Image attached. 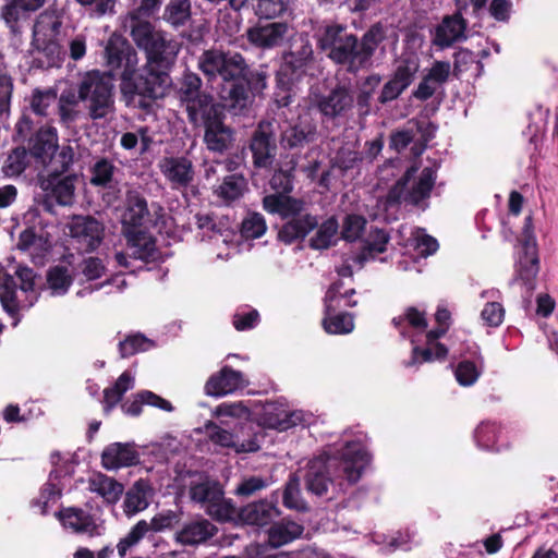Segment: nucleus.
<instances>
[{
    "label": "nucleus",
    "instance_id": "ea45409f",
    "mask_svg": "<svg viewBox=\"0 0 558 558\" xmlns=\"http://www.w3.org/2000/svg\"><path fill=\"white\" fill-rule=\"evenodd\" d=\"M264 208L270 214H278L282 218L299 215L303 209V203L286 194H272L264 197Z\"/></svg>",
    "mask_w": 558,
    "mask_h": 558
},
{
    "label": "nucleus",
    "instance_id": "4468645a",
    "mask_svg": "<svg viewBox=\"0 0 558 558\" xmlns=\"http://www.w3.org/2000/svg\"><path fill=\"white\" fill-rule=\"evenodd\" d=\"M300 45L283 57L279 75L282 76V83H290L300 78L313 62V49L310 41L300 37Z\"/></svg>",
    "mask_w": 558,
    "mask_h": 558
},
{
    "label": "nucleus",
    "instance_id": "09e8293b",
    "mask_svg": "<svg viewBox=\"0 0 558 558\" xmlns=\"http://www.w3.org/2000/svg\"><path fill=\"white\" fill-rule=\"evenodd\" d=\"M246 190V182L242 175L230 174L223 179V182L217 187V195L226 202H232L240 198Z\"/></svg>",
    "mask_w": 558,
    "mask_h": 558
},
{
    "label": "nucleus",
    "instance_id": "9b49d317",
    "mask_svg": "<svg viewBox=\"0 0 558 558\" xmlns=\"http://www.w3.org/2000/svg\"><path fill=\"white\" fill-rule=\"evenodd\" d=\"M266 88V75L262 71H252L247 65L245 75L241 76L238 83L233 84L228 96H223L229 101L231 108L243 110L251 105L253 97Z\"/></svg>",
    "mask_w": 558,
    "mask_h": 558
},
{
    "label": "nucleus",
    "instance_id": "473e14b6",
    "mask_svg": "<svg viewBox=\"0 0 558 558\" xmlns=\"http://www.w3.org/2000/svg\"><path fill=\"white\" fill-rule=\"evenodd\" d=\"M75 180L73 175H53L41 182V187L47 196L52 197L59 205L69 206L74 201Z\"/></svg>",
    "mask_w": 558,
    "mask_h": 558
},
{
    "label": "nucleus",
    "instance_id": "0e129e2a",
    "mask_svg": "<svg viewBox=\"0 0 558 558\" xmlns=\"http://www.w3.org/2000/svg\"><path fill=\"white\" fill-rule=\"evenodd\" d=\"M289 0H257L255 13L260 19H276L288 10Z\"/></svg>",
    "mask_w": 558,
    "mask_h": 558
},
{
    "label": "nucleus",
    "instance_id": "39448f33",
    "mask_svg": "<svg viewBox=\"0 0 558 558\" xmlns=\"http://www.w3.org/2000/svg\"><path fill=\"white\" fill-rule=\"evenodd\" d=\"M323 50L328 51V57L336 63L347 66L355 72L365 66L359 51L357 38L345 32L340 25L327 26L319 38Z\"/></svg>",
    "mask_w": 558,
    "mask_h": 558
},
{
    "label": "nucleus",
    "instance_id": "6e6d98bb",
    "mask_svg": "<svg viewBox=\"0 0 558 558\" xmlns=\"http://www.w3.org/2000/svg\"><path fill=\"white\" fill-rule=\"evenodd\" d=\"M150 531V525L145 520L138 521L131 531L120 539L117 545L118 554L124 557L126 553Z\"/></svg>",
    "mask_w": 558,
    "mask_h": 558
},
{
    "label": "nucleus",
    "instance_id": "de8ad7c7",
    "mask_svg": "<svg viewBox=\"0 0 558 558\" xmlns=\"http://www.w3.org/2000/svg\"><path fill=\"white\" fill-rule=\"evenodd\" d=\"M388 243V235L381 230H374L369 234V240L363 247V251L359 255L352 256L350 259L362 267L363 263L369 257H374L377 254L385 252Z\"/></svg>",
    "mask_w": 558,
    "mask_h": 558
},
{
    "label": "nucleus",
    "instance_id": "393cba45",
    "mask_svg": "<svg viewBox=\"0 0 558 558\" xmlns=\"http://www.w3.org/2000/svg\"><path fill=\"white\" fill-rule=\"evenodd\" d=\"M278 497L274 496L271 500H259L247 504L242 507L238 513L239 519L251 525L264 526L267 525L272 519L280 514L277 507Z\"/></svg>",
    "mask_w": 558,
    "mask_h": 558
},
{
    "label": "nucleus",
    "instance_id": "13d9d810",
    "mask_svg": "<svg viewBox=\"0 0 558 558\" xmlns=\"http://www.w3.org/2000/svg\"><path fill=\"white\" fill-rule=\"evenodd\" d=\"M116 166L108 159L101 158L92 167L90 183L95 186H108L114 175Z\"/></svg>",
    "mask_w": 558,
    "mask_h": 558
},
{
    "label": "nucleus",
    "instance_id": "774afa93",
    "mask_svg": "<svg viewBox=\"0 0 558 558\" xmlns=\"http://www.w3.org/2000/svg\"><path fill=\"white\" fill-rule=\"evenodd\" d=\"M151 347L153 342L149 339L143 337L142 335L129 336L119 344L122 357L131 356L135 353L147 351Z\"/></svg>",
    "mask_w": 558,
    "mask_h": 558
},
{
    "label": "nucleus",
    "instance_id": "4c0bfd02",
    "mask_svg": "<svg viewBox=\"0 0 558 558\" xmlns=\"http://www.w3.org/2000/svg\"><path fill=\"white\" fill-rule=\"evenodd\" d=\"M151 487L147 482L137 481L125 494L123 507L126 515L131 517L145 510L150 502Z\"/></svg>",
    "mask_w": 558,
    "mask_h": 558
},
{
    "label": "nucleus",
    "instance_id": "e433bc0d",
    "mask_svg": "<svg viewBox=\"0 0 558 558\" xmlns=\"http://www.w3.org/2000/svg\"><path fill=\"white\" fill-rule=\"evenodd\" d=\"M300 420L301 415L299 413L269 403L264 408L262 423L268 428L286 430L295 426Z\"/></svg>",
    "mask_w": 558,
    "mask_h": 558
},
{
    "label": "nucleus",
    "instance_id": "37998d69",
    "mask_svg": "<svg viewBox=\"0 0 558 558\" xmlns=\"http://www.w3.org/2000/svg\"><path fill=\"white\" fill-rule=\"evenodd\" d=\"M61 23L53 13H41L33 27L34 46H43L47 40L56 38Z\"/></svg>",
    "mask_w": 558,
    "mask_h": 558
},
{
    "label": "nucleus",
    "instance_id": "2eb2a0df",
    "mask_svg": "<svg viewBox=\"0 0 558 558\" xmlns=\"http://www.w3.org/2000/svg\"><path fill=\"white\" fill-rule=\"evenodd\" d=\"M292 28L283 22L257 24L247 29L248 41L262 49H272L281 46L291 37Z\"/></svg>",
    "mask_w": 558,
    "mask_h": 558
},
{
    "label": "nucleus",
    "instance_id": "f3484780",
    "mask_svg": "<svg viewBox=\"0 0 558 558\" xmlns=\"http://www.w3.org/2000/svg\"><path fill=\"white\" fill-rule=\"evenodd\" d=\"M276 148L274 123L269 121L260 122L251 142L255 166H269L275 158Z\"/></svg>",
    "mask_w": 558,
    "mask_h": 558
},
{
    "label": "nucleus",
    "instance_id": "c756f323",
    "mask_svg": "<svg viewBox=\"0 0 558 558\" xmlns=\"http://www.w3.org/2000/svg\"><path fill=\"white\" fill-rule=\"evenodd\" d=\"M124 28L130 32V35L136 46L144 51L151 41L162 32L155 29L146 19H142L137 13H129L123 20Z\"/></svg>",
    "mask_w": 558,
    "mask_h": 558
},
{
    "label": "nucleus",
    "instance_id": "0eeeda50",
    "mask_svg": "<svg viewBox=\"0 0 558 558\" xmlns=\"http://www.w3.org/2000/svg\"><path fill=\"white\" fill-rule=\"evenodd\" d=\"M197 65L209 81L219 77L233 84L247 71V63L241 53L219 49L205 50L199 56Z\"/></svg>",
    "mask_w": 558,
    "mask_h": 558
},
{
    "label": "nucleus",
    "instance_id": "c03bdc74",
    "mask_svg": "<svg viewBox=\"0 0 558 558\" xmlns=\"http://www.w3.org/2000/svg\"><path fill=\"white\" fill-rule=\"evenodd\" d=\"M134 375L130 372H124L120 375L112 387L104 390L105 411L109 412L122 399L123 395L134 387Z\"/></svg>",
    "mask_w": 558,
    "mask_h": 558
},
{
    "label": "nucleus",
    "instance_id": "72a5a7b5",
    "mask_svg": "<svg viewBox=\"0 0 558 558\" xmlns=\"http://www.w3.org/2000/svg\"><path fill=\"white\" fill-rule=\"evenodd\" d=\"M465 24L460 15L447 16L436 27L433 43L446 48L464 38Z\"/></svg>",
    "mask_w": 558,
    "mask_h": 558
},
{
    "label": "nucleus",
    "instance_id": "9d476101",
    "mask_svg": "<svg viewBox=\"0 0 558 558\" xmlns=\"http://www.w3.org/2000/svg\"><path fill=\"white\" fill-rule=\"evenodd\" d=\"M435 318L439 324V327L426 333V348H413L412 359L408 365H415L417 363L432 362L446 357L448 350L444 344L437 342V339L447 331L450 312L447 308L439 307L436 312Z\"/></svg>",
    "mask_w": 558,
    "mask_h": 558
},
{
    "label": "nucleus",
    "instance_id": "423d86ee",
    "mask_svg": "<svg viewBox=\"0 0 558 558\" xmlns=\"http://www.w3.org/2000/svg\"><path fill=\"white\" fill-rule=\"evenodd\" d=\"M435 180L433 168L426 167L417 173V168L411 167L389 191L387 202L418 206L429 197Z\"/></svg>",
    "mask_w": 558,
    "mask_h": 558
},
{
    "label": "nucleus",
    "instance_id": "f8f14e48",
    "mask_svg": "<svg viewBox=\"0 0 558 558\" xmlns=\"http://www.w3.org/2000/svg\"><path fill=\"white\" fill-rule=\"evenodd\" d=\"M128 239L126 253L116 254L117 263L128 268L130 263L128 257L141 259L144 262L155 260L158 256L155 240L144 230H125Z\"/></svg>",
    "mask_w": 558,
    "mask_h": 558
},
{
    "label": "nucleus",
    "instance_id": "c85d7f7f",
    "mask_svg": "<svg viewBox=\"0 0 558 558\" xmlns=\"http://www.w3.org/2000/svg\"><path fill=\"white\" fill-rule=\"evenodd\" d=\"M59 520L66 529L77 534L99 535L101 526L87 512L77 508H66L58 513Z\"/></svg>",
    "mask_w": 558,
    "mask_h": 558
},
{
    "label": "nucleus",
    "instance_id": "f257e3e1",
    "mask_svg": "<svg viewBox=\"0 0 558 558\" xmlns=\"http://www.w3.org/2000/svg\"><path fill=\"white\" fill-rule=\"evenodd\" d=\"M180 50V44L161 32L145 50L146 64L137 75L125 71L120 84L121 96L128 107L148 109L162 98L171 86L168 74Z\"/></svg>",
    "mask_w": 558,
    "mask_h": 558
},
{
    "label": "nucleus",
    "instance_id": "ddd939ff",
    "mask_svg": "<svg viewBox=\"0 0 558 558\" xmlns=\"http://www.w3.org/2000/svg\"><path fill=\"white\" fill-rule=\"evenodd\" d=\"M207 437L217 446L232 449L236 453L255 452L259 449V439L257 434L250 438L244 437V429L241 428L235 434L209 422L205 425Z\"/></svg>",
    "mask_w": 558,
    "mask_h": 558
},
{
    "label": "nucleus",
    "instance_id": "603ef678",
    "mask_svg": "<svg viewBox=\"0 0 558 558\" xmlns=\"http://www.w3.org/2000/svg\"><path fill=\"white\" fill-rule=\"evenodd\" d=\"M338 229V221L332 217L328 218L319 226L316 234L311 240V245L317 250L329 247L336 240Z\"/></svg>",
    "mask_w": 558,
    "mask_h": 558
},
{
    "label": "nucleus",
    "instance_id": "a878e982",
    "mask_svg": "<svg viewBox=\"0 0 558 558\" xmlns=\"http://www.w3.org/2000/svg\"><path fill=\"white\" fill-rule=\"evenodd\" d=\"M138 462L140 453L133 444L113 442L101 453V463L107 470L128 468L136 465Z\"/></svg>",
    "mask_w": 558,
    "mask_h": 558
},
{
    "label": "nucleus",
    "instance_id": "5701e85b",
    "mask_svg": "<svg viewBox=\"0 0 558 558\" xmlns=\"http://www.w3.org/2000/svg\"><path fill=\"white\" fill-rule=\"evenodd\" d=\"M48 235L40 229L27 228L19 236L16 247L26 254L35 264H43L50 250Z\"/></svg>",
    "mask_w": 558,
    "mask_h": 558
},
{
    "label": "nucleus",
    "instance_id": "79ce46f5",
    "mask_svg": "<svg viewBox=\"0 0 558 558\" xmlns=\"http://www.w3.org/2000/svg\"><path fill=\"white\" fill-rule=\"evenodd\" d=\"M89 489L102 497L108 504H116L123 493L122 484L104 474H95L90 477Z\"/></svg>",
    "mask_w": 558,
    "mask_h": 558
},
{
    "label": "nucleus",
    "instance_id": "4be33fe9",
    "mask_svg": "<svg viewBox=\"0 0 558 558\" xmlns=\"http://www.w3.org/2000/svg\"><path fill=\"white\" fill-rule=\"evenodd\" d=\"M341 283H333L326 293L327 315L323 322L324 328L328 333L342 335L350 333L354 329L353 316L347 313L331 314L332 303L340 293Z\"/></svg>",
    "mask_w": 558,
    "mask_h": 558
},
{
    "label": "nucleus",
    "instance_id": "cd10ccee",
    "mask_svg": "<svg viewBox=\"0 0 558 558\" xmlns=\"http://www.w3.org/2000/svg\"><path fill=\"white\" fill-rule=\"evenodd\" d=\"M245 386L242 374L228 366L209 377L205 391L211 397H222Z\"/></svg>",
    "mask_w": 558,
    "mask_h": 558
},
{
    "label": "nucleus",
    "instance_id": "f03ea898",
    "mask_svg": "<svg viewBox=\"0 0 558 558\" xmlns=\"http://www.w3.org/2000/svg\"><path fill=\"white\" fill-rule=\"evenodd\" d=\"M369 463V456L361 439L344 440L339 456H320L311 460L305 475L308 492L322 496L329 485L342 492L345 485L356 483Z\"/></svg>",
    "mask_w": 558,
    "mask_h": 558
},
{
    "label": "nucleus",
    "instance_id": "680f3d73",
    "mask_svg": "<svg viewBox=\"0 0 558 558\" xmlns=\"http://www.w3.org/2000/svg\"><path fill=\"white\" fill-rule=\"evenodd\" d=\"M267 230L266 221L260 214L247 215L241 225V234L245 239H258Z\"/></svg>",
    "mask_w": 558,
    "mask_h": 558
},
{
    "label": "nucleus",
    "instance_id": "69168bd1",
    "mask_svg": "<svg viewBox=\"0 0 558 558\" xmlns=\"http://www.w3.org/2000/svg\"><path fill=\"white\" fill-rule=\"evenodd\" d=\"M28 162V155L24 148L14 149L7 158L3 172L7 177H15L21 174Z\"/></svg>",
    "mask_w": 558,
    "mask_h": 558
},
{
    "label": "nucleus",
    "instance_id": "a18cd8bd",
    "mask_svg": "<svg viewBox=\"0 0 558 558\" xmlns=\"http://www.w3.org/2000/svg\"><path fill=\"white\" fill-rule=\"evenodd\" d=\"M315 125L300 121L289 125L282 131L281 142L290 148L298 147L312 140L315 134Z\"/></svg>",
    "mask_w": 558,
    "mask_h": 558
},
{
    "label": "nucleus",
    "instance_id": "dca6fc26",
    "mask_svg": "<svg viewBox=\"0 0 558 558\" xmlns=\"http://www.w3.org/2000/svg\"><path fill=\"white\" fill-rule=\"evenodd\" d=\"M523 236V255L519 258L517 274L527 289L531 290L534 288V279L538 272V258L535 240L532 233L531 217L525 218Z\"/></svg>",
    "mask_w": 558,
    "mask_h": 558
},
{
    "label": "nucleus",
    "instance_id": "2f4dec72",
    "mask_svg": "<svg viewBox=\"0 0 558 558\" xmlns=\"http://www.w3.org/2000/svg\"><path fill=\"white\" fill-rule=\"evenodd\" d=\"M58 149L57 130L51 126L40 129L32 141L31 154L44 166L53 160Z\"/></svg>",
    "mask_w": 558,
    "mask_h": 558
},
{
    "label": "nucleus",
    "instance_id": "f704fd0d",
    "mask_svg": "<svg viewBox=\"0 0 558 558\" xmlns=\"http://www.w3.org/2000/svg\"><path fill=\"white\" fill-rule=\"evenodd\" d=\"M203 128L205 130L204 142L209 150L221 153L229 148L233 141V134L231 129L223 123V117Z\"/></svg>",
    "mask_w": 558,
    "mask_h": 558
},
{
    "label": "nucleus",
    "instance_id": "c9c22d12",
    "mask_svg": "<svg viewBox=\"0 0 558 558\" xmlns=\"http://www.w3.org/2000/svg\"><path fill=\"white\" fill-rule=\"evenodd\" d=\"M304 532L302 524L283 519L272 524L268 530V543L271 547L278 548L301 537Z\"/></svg>",
    "mask_w": 558,
    "mask_h": 558
},
{
    "label": "nucleus",
    "instance_id": "1a4fd4ad",
    "mask_svg": "<svg viewBox=\"0 0 558 558\" xmlns=\"http://www.w3.org/2000/svg\"><path fill=\"white\" fill-rule=\"evenodd\" d=\"M69 235L86 252L99 247L105 238V226L92 216H74L66 225Z\"/></svg>",
    "mask_w": 558,
    "mask_h": 558
},
{
    "label": "nucleus",
    "instance_id": "5fc2aeb1",
    "mask_svg": "<svg viewBox=\"0 0 558 558\" xmlns=\"http://www.w3.org/2000/svg\"><path fill=\"white\" fill-rule=\"evenodd\" d=\"M191 15L189 0H171L166 7L163 19L173 26L185 24Z\"/></svg>",
    "mask_w": 558,
    "mask_h": 558
},
{
    "label": "nucleus",
    "instance_id": "a211bd4d",
    "mask_svg": "<svg viewBox=\"0 0 558 558\" xmlns=\"http://www.w3.org/2000/svg\"><path fill=\"white\" fill-rule=\"evenodd\" d=\"M313 102L325 118L336 119L353 107L354 98L347 87L337 86L326 95L315 96Z\"/></svg>",
    "mask_w": 558,
    "mask_h": 558
},
{
    "label": "nucleus",
    "instance_id": "a19ab883",
    "mask_svg": "<svg viewBox=\"0 0 558 558\" xmlns=\"http://www.w3.org/2000/svg\"><path fill=\"white\" fill-rule=\"evenodd\" d=\"M316 226L317 220L315 217L298 215L282 227L279 231V239L286 243H291L298 239L304 238Z\"/></svg>",
    "mask_w": 558,
    "mask_h": 558
},
{
    "label": "nucleus",
    "instance_id": "4d7b16f0",
    "mask_svg": "<svg viewBox=\"0 0 558 558\" xmlns=\"http://www.w3.org/2000/svg\"><path fill=\"white\" fill-rule=\"evenodd\" d=\"M153 143L151 136L146 128H141L137 132H126L121 136L120 144L124 149L132 150L140 145V153L148 150Z\"/></svg>",
    "mask_w": 558,
    "mask_h": 558
},
{
    "label": "nucleus",
    "instance_id": "58836bf2",
    "mask_svg": "<svg viewBox=\"0 0 558 558\" xmlns=\"http://www.w3.org/2000/svg\"><path fill=\"white\" fill-rule=\"evenodd\" d=\"M217 529L207 520L186 524L178 534L177 541L183 545H196L213 537Z\"/></svg>",
    "mask_w": 558,
    "mask_h": 558
},
{
    "label": "nucleus",
    "instance_id": "6ab92c4d",
    "mask_svg": "<svg viewBox=\"0 0 558 558\" xmlns=\"http://www.w3.org/2000/svg\"><path fill=\"white\" fill-rule=\"evenodd\" d=\"M158 167L173 189L186 187L194 179V167L185 156L163 157Z\"/></svg>",
    "mask_w": 558,
    "mask_h": 558
},
{
    "label": "nucleus",
    "instance_id": "052dcab7",
    "mask_svg": "<svg viewBox=\"0 0 558 558\" xmlns=\"http://www.w3.org/2000/svg\"><path fill=\"white\" fill-rule=\"evenodd\" d=\"M283 505L289 509L305 510L306 505L301 497L300 480L293 475L286 484L283 492Z\"/></svg>",
    "mask_w": 558,
    "mask_h": 558
},
{
    "label": "nucleus",
    "instance_id": "20e7f679",
    "mask_svg": "<svg viewBox=\"0 0 558 558\" xmlns=\"http://www.w3.org/2000/svg\"><path fill=\"white\" fill-rule=\"evenodd\" d=\"M37 299L36 274L32 268L17 266L13 275L5 272L0 277V301L9 314L32 307Z\"/></svg>",
    "mask_w": 558,
    "mask_h": 558
},
{
    "label": "nucleus",
    "instance_id": "7c9ffc66",
    "mask_svg": "<svg viewBox=\"0 0 558 558\" xmlns=\"http://www.w3.org/2000/svg\"><path fill=\"white\" fill-rule=\"evenodd\" d=\"M46 0H5L1 8L2 20L15 28L20 22L26 21L31 14L45 4Z\"/></svg>",
    "mask_w": 558,
    "mask_h": 558
},
{
    "label": "nucleus",
    "instance_id": "aec40b11",
    "mask_svg": "<svg viewBox=\"0 0 558 558\" xmlns=\"http://www.w3.org/2000/svg\"><path fill=\"white\" fill-rule=\"evenodd\" d=\"M450 73V62L435 61L432 66L425 71L417 87L413 90V97L422 101L429 99L447 83Z\"/></svg>",
    "mask_w": 558,
    "mask_h": 558
},
{
    "label": "nucleus",
    "instance_id": "3c124183",
    "mask_svg": "<svg viewBox=\"0 0 558 558\" xmlns=\"http://www.w3.org/2000/svg\"><path fill=\"white\" fill-rule=\"evenodd\" d=\"M393 325L400 330L403 337H410L405 330L404 326L408 324L411 328H413L417 332H422L427 327V322L424 313L420 312L415 307H409L404 312L403 315L395 317L392 320Z\"/></svg>",
    "mask_w": 558,
    "mask_h": 558
},
{
    "label": "nucleus",
    "instance_id": "338daca9",
    "mask_svg": "<svg viewBox=\"0 0 558 558\" xmlns=\"http://www.w3.org/2000/svg\"><path fill=\"white\" fill-rule=\"evenodd\" d=\"M383 37L381 29L379 27H373L363 36L362 41L359 43V51L364 65L369 61Z\"/></svg>",
    "mask_w": 558,
    "mask_h": 558
},
{
    "label": "nucleus",
    "instance_id": "412c9836",
    "mask_svg": "<svg viewBox=\"0 0 558 558\" xmlns=\"http://www.w3.org/2000/svg\"><path fill=\"white\" fill-rule=\"evenodd\" d=\"M184 106L190 122L195 126H205L223 117V107L208 94L190 99Z\"/></svg>",
    "mask_w": 558,
    "mask_h": 558
},
{
    "label": "nucleus",
    "instance_id": "b1692460",
    "mask_svg": "<svg viewBox=\"0 0 558 558\" xmlns=\"http://www.w3.org/2000/svg\"><path fill=\"white\" fill-rule=\"evenodd\" d=\"M422 40L413 37L405 44L403 51L396 61V70L393 75L404 81L409 85L412 84L416 73L421 66L420 51Z\"/></svg>",
    "mask_w": 558,
    "mask_h": 558
},
{
    "label": "nucleus",
    "instance_id": "bb28decb",
    "mask_svg": "<svg viewBox=\"0 0 558 558\" xmlns=\"http://www.w3.org/2000/svg\"><path fill=\"white\" fill-rule=\"evenodd\" d=\"M146 199L137 192H129L126 195L125 210L122 215V223L125 230H138L147 228L151 220Z\"/></svg>",
    "mask_w": 558,
    "mask_h": 558
},
{
    "label": "nucleus",
    "instance_id": "bf43d9fd",
    "mask_svg": "<svg viewBox=\"0 0 558 558\" xmlns=\"http://www.w3.org/2000/svg\"><path fill=\"white\" fill-rule=\"evenodd\" d=\"M126 48V41L122 37L112 35L109 38L105 48V57L111 69H118L121 65Z\"/></svg>",
    "mask_w": 558,
    "mask_h": 558
},
{
    "label": "nucleus",
    "instance_id": "6e6552de",
    "mask_svg": "<svg viewBox=\"0 0 558 558\" xmlns=\"http://www.w3.org/2000/svg\"><path fill=\"white\" fill-rule=\"evenodd\" d=\"M191 499L206 510V512L216 520H230L234 509L230 501L223 497L220 485L213 481H202L193 483L190 488Z\"/></svg>",
    "mask_w": 558,
    "mask_h": 558
},
{
    "label": "nucleus",
    "instance_id": "49530a36",
    "mask_svg": "<svg viewBox=\"0 0 558 558\" xmlns=\"http://www.w3.org/2000/svg\"><path fill=\"white\" fill-rule=\"evenodd\" d=\"M197 223L204 231V235H207L215 244H229L234 238V232L229 227L222 222L216 223L209 216L197 217Z\"/></svg>",
    "mask_w": 558,
    "mask_h": 558
},
{
    "label": "nucleus",
    "instance_id": "7ed1b4c3",
    "mask_svg": "<svg viewBox=\"0 0 558 558\" xmlns=\"http://www.w3.org/2000/svg\"><path fill=\"white\" fill-rule=\"evenodd\" d=\"M76 90L92 120L106 119L114 112V83L110 74L88 71L81 76Z\"/></svg>",
    "mask_w": 558,
    "mask_h": 558
},
{
    "label": "nucleus",
    "instance_id": "8fccbe9b",
    "mask_svg": "<svg viewBox=\"0 0 558 558\" xmlns=\"http://www.w3.org/2000/svg\"><path fill=\"white\" fill-rule=\"evenodd\" d=\"M61 496L58 475L50 473L49 481L43 486L39 497L34 502V507L39 508V512L45 514L50 504H56Z\"/></svg>",
    "mask_w": 558,
    "mask_h": 558
},
{
    "label": "nucleus",
    "instance_id": "e2e57ef3",
    "mask_svg": "<svg viewBox=\"0 0 558 558\" xmlns=\"http://www.w3.org/2000/svg\"><path fill=\"white\" fill-rule=\"evenodd\" d=\"M57 100V93L52 88L36 89L32 95L31 107L38 116H47L49 108H51Z\"/></svg>",
    "mask_w": 558,
    "mask_h": 558
},
{
    "label": "nucleus",
    "instance_id": "864d4df0",
    "mask_svg": "<svg viewBox=\"0 0 558 558\" xmlns=\"http://www.w3.org/2000/svg\"><path fill=\"white\" fill-rule=\"evenodd\" d=\"M73 277L68 268L56 266L51 268L47 276L48 287L53 295L64 294L72 284Z\"/></svg>",
    "mask_w": 558,
    "mask_h": 558
}]
</instances>
